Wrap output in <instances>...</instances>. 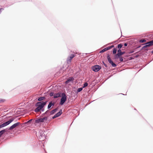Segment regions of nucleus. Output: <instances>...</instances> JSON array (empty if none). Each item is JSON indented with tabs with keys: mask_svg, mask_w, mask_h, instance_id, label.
<instances>
[{
	"mask_svg": "<svg viewBox=\"0 0 153 153\" xmlns=\"http://www.w3.org/2000/svg\"><path fill=\"white\" fill-rule=\"evenodd\" d=\"M123 57H120V61H121V62H123Z\"/></svg>",
	"mask_w": 153,
	"mask_h": 153,
	"instance_id": "a878e982",
	"label": "nucleus"
},
{
	"mask_svg": "<svg viewBox=\"0 0 153 153\" xmlns=\"http://www.w3.org/2000/svg\"><path fill=\"white\" fill-rule=\"evenodd\" d=\"M107 59L109 63L111 64L113 67H115L116 66V64L114 63L112 61L109 54H108L107 56Z\"/></svg>",
	"mask_w": 153,
	"mask_h": 153,
	"instance_id": "6e6552de",
	"label": "nucleus"
},
{
	"mask_svg": "<svg viewBox=\"0 0 153 153\" xmlns=\"http://www.w3.org/2000/svg\"><path fill=\"white\" fill-rule=\"evenodd\" d=\"M114 47V45H112L111 46L108 47H107L105 48L104 49L102 50L100 52V53H103L104 52L107 50H109L111 48H112Z\"/></svg>",
	"mask_w": 153,
	"mask_h": 153,
	"instance_id": "f8f14e48",
	"label": "nucleus"
},
{
	"mask_svg": "<svg viewBox=\"0 0 153 153\" xmlns=\"http://www.w3.org/2000/svg\"><path fill=\"white\" fill-rule=\"evenodd\" d=\"M20 124V123L19 122H17L16 123H15L11 126L9 128V129L10 130H12L16 127L18 126Z\"/></svg>",
	"mask_w": 153,
	"mask_h": 153,
	"instance_id": "1a4fd4ad",
	"label": "nucleus"
},
{
	"mask_svg": "<svg viewBox=\"0 0 153 153\" xmlns=\"http://www.w3.org/2000/svg\"><path fill=\"white\" fill-rule=\"evenodd\" d=\"M58 117L56 115V114L55 115H54V116H53V118H55L56 117Z\"/></svg>",
	"mask_w": 153,
	"mask_h": 153,
	"instance_id": "cd10ccee",
	"label": "nucleus"
},
{
	"mask_svg": "<svg viewBox=\"0 0 153 153\" xmlns=\"http://www.w3.org/2000/svg\"><path fill=\"white\" fill-rule=\"evenodd\" d=\"M146 42V40L144 39H141L140 41V42L142 43L144 42Z\"/></svg>",
	"mask_w": 153,
	"mask_h": 153,
	"instance_id": "5701e85b",
	"label": "nucleus"
},
{
	"mask_svg": "<svg viewBox=\"0 0 153 153\" xmlns=\"http://www.w3.org/2000/svg\"><path fill=\"white\" fill-rule=\"evenodd\" d=\"M76 53V54H79L78 53Z\"/></svg>",
	"mask_w": 153,
	"mask_h": 153,
	"instance_id": "2f4dec72",
	"label": "nucleus"
},
{
	"mask_svg": "<svg viewBox=\"0 0 153 153\" xmlns=\"http://www.w3.org/2000/svg\"><path fill=\"white\" fill-rule=\"evenodd\" d=\"M57 108H56L52 110L51 112V114H53L55 112H56V111H57Z\"/></svg>",
	"mask_w": 153,
	"mask_h": 153,
	"instance_id": "a211bd4d",
	"label": "nucleus"
},
{
	"mask_svg": "<svg viewBox=\"0 0 153 153\" xmlns=\"http://www.w3.org/2000/svg\"><path fill=\"white\" fill-rule=\"evenodd\" d=\"M48 120V117H45L43 118L37 119L35 120V123H41L44 122L45 121H46Z\"/></svg>",
	"mask_w": 153,
	"mask_h": 153,
	"instance_id": "7ed1b4c3",
	"label": "nucleus"
},
{
	"mask_svg": "<svg viewBox=\"0 0 153 153\" xmlns=\"http://www.w3.org/2000/svg\"><path fill=\"white\" fill-rule=\"evenodd\" d=\"M102 63L103 64V65H105V66L106 67H107V65L105 64V63H104V62H102Z\"/></svg>",
	"mask_w": 153,
	"mask_h": 153,
	"instance_id": "c85d7f7f",
	"label": "nucleus"
},
{
	"mask_svg": "<svg viewBox=\"0 0 153 153\" xmlns=\"http://www.w3.org/2000/svg\"><path fill=\"white\" fill-rule=\"evenodd\" d=\"M62 113V110H60V111L58 112L56 114L58 117L60 116Z\"/></svg>",
	"mask_w": 153,
	"mask_h": 153,
	"instance_id": "2eb2a0df",
	"label": "nucleus"
},
{
	"mask_svg": "<svg viewBox=\"0 0 153 153\" xmlns=\"http://www.w3.org/2000/svg\"><path fill=\"white\" fill-rule=\"evenodd\" d=\"M54 94L53 93L51 92L50 93V95L51 96H53Z\"/></svg>",
	"mask_w": 153,
	"mask_h": 153,
	"instance_id": "393cba45",
	"label": "nucleus"
},
{
	"mask_svg": "<svg viewBox=\"0 0 153 153\" xmlns=\"http://www.w3.org/2000/svg\"><path fill=\"white\" fill-rule=\"evenodd\" d=\"M61 93H60L54 94L53 95V97L55 98L60 97L61 96Z\"/></svg>",
	"mask_w": 153,
	"mask_h": 153,
	"instance_id": "4468645a",
	"label": "nucleus"
},
{
	"mask_svg": "<svg viewBox=\"0 0 153 153\" xmlns=\"http://www.w3.org/2000/svg\"><path fill=\"white\" fill-rule=\"evenodd\" d=\"M74 80V78L72 77H70L66 82L65 83L67 84H68L69 83V82H72Z\"/></svg>",
	"mask_w": 153,
	"mask_h": 153,
	"instance_id": "ddd939ff",
	"label": "nucleus"
},
{
	"mask_svg": "<svg viewBox=\"0 0 153 153\" xmlns=\"http://www.w3.org/2000/svg\"><path fill=\"white\" fill-rule=\"evenodd\" d=\"M118 53L116 55V57L117 58L118 57H120V56L123 54L125 53V52H121V50L120 49H119L117 51Z\"/></svg>",
	"mask_w": 153,
	"mask_h": 153,
	"instance_id": "9d476101",
	"label": "nucleus"
},
{
	"mask_svg": "<svg viewBox=\"0 0 153 153\" xmlns=\"http://www.w3.org/2000/svg\"><path fill=\"white\" fill-rule=\"evenodd\" d=\"M75 56V55L74 54H71V56L68 57L67 59V62L68 63H70L71 62V60Z\"/></svg>",
	"mask_w": 153,
	"mask_h": 153,
	"instance_id": "9b49d317",
	"label": "nucleus"
},
{
	"mask_svg": "<svg viewBox=\"0 0 153 153\" xmlns=\"http://www.w3.org/2000/svg\"><path fill=\"white\" fill-rule=\"evenodd\" d=\"M48 111H46V113H47V112Z\"/></svg>",
	"mask_w": 153,
	"mask_h": 153,
	"instance_id": "473e14b6",
	"label": "nucleus"
},
{
	"mask_svg": "<svg viewBox=\"0 0 153 153\" xmlns=\"http://www.w3.org/2000/svg\"><path fill=\"white\" fill-rule=\"evenodd\" d=\"M54 105V104H53L51 102H50V103H49V104H48V108H50L51 107V106H52V105Z\"/></svg>",
	"mask_w": 153,
	"mask_h": 153,
	"instance_id": "f3484780",
	"label": "nucleus"
},
{
	"mask_svg": "<svg viewBox=\"0 0 153 153\" xmlns=\"http://www.w3.org/2000/svg\"><path fill=\"white\" fill-rule=\"evenodd\" d=\"M123 46V45L121 44H119L117 46V48H119V49H120Z\"/></svg>",
	"mask_w": 153,
	"mask_h": 153,
	"instance_id": "aec40b11",
	"label": "nucleus"
},
{
	"mask_svg": "<svg viewBox=\"0 0 153 153\" xmlns=\"http://www.w3.org/2000/svg\"><path fill=\"white\" fill-rule=\"evenodd\" d=\"M46 102H38L36 104V106L37 107L35 109V111L36 112H39L46 104Z\"/></svg>",
	"mask_w": 153,
	"mask_h": 153,
	"instance_id": "f257e3e1",
	"label": "nucleus"
},
{
	"mask_svg": "<svg viewBox=\"0 0 153 153\" xmlns=\"http://www.w3.org/2000/svg\"><path fill=\"white\" fill-rule=\"evenodd\" d=\"M117 51V49L116 48H114L113 49V53L114 54H115L116 53Z\"/></svg>",
	"mask_w": 153,
	"mask_h": 153,
	"instance_id": "412c9836",
	"label": "nucleus"
},
{
	"mask_svg": "<svg viewBox=\"0 0 153 153\" xmlns=\"http://www.w3.org/2000/svg\"><path fill=\"white\" fill-rule=\"evenodd\" d=\"M88 85V83L87 82H85L83 85V88H85Z\"/></svg>",
	"mask_w": 153,
	"mask_h": 153,
	"instance_id": "4be33fe9",
	"label": "nucleus"
},
{
	"mask_svg": "<svg viewBox=\"0 0 153 153\" xmlns=\"http://www.w3.org/2000/svg\"><path fill=\"white\" fill-rule=\"evenodd\" d=\"M45 98V97H41L39 98L38 99V100L39 101H41L42 100H43Z\"/></svg>",
	"mask_w": 153,
	"mask_h": 153,
	"instance_id": "6ab92c4d",
	"label": "nucleus"
},
{
	"mask_svg": "<svg viewBox=\"0 0 153 153\" xmlns=\"http://www.w3.org/2000/svg\"><path fill=\"white\" fill-rule=\"evenodd\" d=\"M6 131L5 129L3 130L0 131V137L2 135V134L6 132Z\"/></svg>",
	"mask_w": 153,
	"mask_h": 153,
	"instance_id": "dca6fc26",
	"label": "nucleus"
},
{
	"mask_svg": "<svg viewBox=\"0 0 153 153\" xmlns=\"http://www.w3.org/2000/svg\"><path fill=\"white\" fill-rule=\"evenodd\" d=\"M124 45L125 46H126L127 45V44L126 43H125Z\"/></svg>",
	"mask_w": 153,
	"mask_h": 153,
	"instance_id": "c756f323",
	"label": "nucleus"
},
{
	"mask_svg": "<svg viewBox=\"0 0 153 153\" xmlns=\"http://www.w3.org/2000/svg\"><path fill=\"white\" fill-rule=\"evenodd\" d=\"M4 10V9L3 8H1L0 9V14L1 13L2 10Z\"/></svg>",
	"mask_w": 153,
	"mask_h": 153,
	"instance_id": "bb28decb",
	"label": "nucleus"
},
{
	"mask_svg": "<svg viewBox=\"0 0 153 153\" xmlns=\"http://www.w3.org/2000/svg\"><path fill=\"white\" fill-rule=\"evenodd\" d=\"M14 118H12L9 121L3 123L2 124L0 125V128L9 125L11 123L13 122L14 120Z\"/></svg>",
	"mask_w": 153,
	"mask_h": 153,
	"instance_id": "20e7f679",
	"label": "nucleus"
},
{
	"mask_svg": "<svg viewBox=\"0 0 153 153\" xmlns=\"http://www.w3.org/2000/svg\"><path fill=\"white\" fill-rule=\"evenodd\" d=\"M44 131L42 130L40 131V135L39 136V139L42 140H43L45 138V134H44Z\"/></svg>",
	"mask_w": 153,
	"mask_h": 153,
	"instance_id": "39448f33",
	"label": "nucleus"
},
{
	"mask_svg": "<svg viewBox=\"0 0 153 153\" xmlns=\"http://www.w3.org/2000/svg\"><path fill=\"white\" fill-rule=\"evenodd\" d=\"M62 97L60 102V104L61 105L63 104L67 100L66 96L64 93H63L62 94Z\"/></svg>",
	"mask_w": 153,
	"mask_h": 153,
	"instance_id": "f03ea898",
	"label": "nucleus"
},
{
	"mask_svg": "<svg viewBox=\"0 0 153 153\" xmlns=\"http://www.w3.org/2000/svg\"><path fill=\"white\" fill-rule=\"evenodd\" d=\"M101 68V67L99 65H95L92 67V70L95 72L98 71Z\"/></svg>",
	"mask_w": 153,
	"mask_h": 153,
	"instance_id": "423d86ee",
	"label": "nucleus"
},
{
	"mask_svg": "<svg viewBox=\"0 0 153 153\" xmlns=\"http://www.w3.org/2000/svg\"><path fill=\"white\" fill-rule=\"evenodd\" d=\"M146 45L142 48V49H145L148 47H149L153 45V40L151 41L147 42Z\"/></svg>",
	"mask_w": 153,
	"mask_h": 153,
	"instance_id": "0eeeda50",
	"label": "nucleus"
},
{
	"mask_svg": "<svg viewBox=\"0 0 153 153\" xmlns=\"http://www.w3.org/2000/svg\"><path fill=\"white\" fill-rule=\"evenodd\" d=\"M32 120V119H31V120H29L27 122V123H30L31 121Z\"/></svg>",
	"mask_w": 153,
	"mask_h": 153,
	"instance_id": "7c9ffc66",
	"label": "nucleus"
},
{
	"mask_svg": "<svg viewBox=\"0 0 153 153\" xmlns=\"http://www.w3.org/2000/svg\"><path fill=\"white\" fill-rule=\"evenodd\" d=\"M82 88H79L77 90V91L78 92H79L81 91H82Z\"/></svg>",
	"mask_w": 153,
	"mask_h": 153,
	"instance_id": "b1692460",
	"label": "nucleus"
}]
</instances>
